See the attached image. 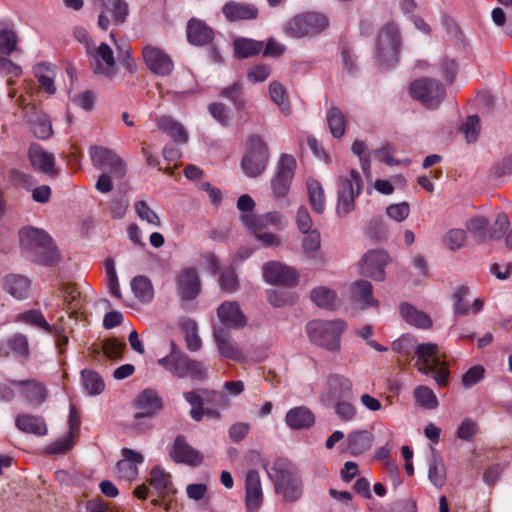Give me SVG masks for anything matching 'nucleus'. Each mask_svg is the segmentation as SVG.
I'll return each mask as SVG.
<instances>
[{
  "label": "nucleus",
  "mask_w": 512,
  "mask_h": 512,
  "mask_svg": "<svg viewBox=\"0 0 512 512\" xmlns=\"http://www.w3.org/2000/svg\"><path fill=\"white\" fill-rule=\"evenodd\" d=\"M19 242L22 253L35 263L53 266L60 260V254L46 231L33 226L19 230Z\"/></svg>",
  "instance_id": "1"
},
{
  "label": "nucleus",
  "mask_w": 512,
  "mask_h": 512,
  "mask_svg": "<svg viewBox=\"0 0 512 512\" xmlns=\"http://www.w3.org/2000/svg\"><path fill=\"white\" fill-rule=\"evenodd\" d=\"M266 471L274 484L275 493L281 495L284 501L294 502L301 497V479L297 468L289 459H274L271 465L266 467Z\"/></svg>",
  "instance_id": "2"
},
{
  "label": "nucleus",
  "mask_w": 512,
  "mask_h": 512,
  "mask_svg": "<svg viewBox=\"0 0 512 512\" xmlns=\"http://www.w3.org/2000/svg\"><path fill=\"white\" fill-rule=\"evenodd\" d=\"M417 361L415 367L424 375H433V379L439 387L448 385L450 371L438 346L434 343H422L414 350Z\"/></svg>",
  "instance_id": "3"
},
{
  "label": "nucleus",
  "mask_w": 512,
  "mask_h": 512,
  "mask_svg": "<svg viewBox=\"0 0 512 512\" xmlns=\"http://www.w3.org/2000/svg\"><path fill=\"white\" fill-rule=\"evenodd\" d=\"M347 329V324L341 319L330 321L314 320L307 324L306 331L310 340L331 352L341 348V335Z\"/></svg>",
  "instance_id": "4"
},
{
  "label": "nucleus",
  "mask_w": 512,
  "mask_h": 512,
  "mask_svg": "<svg viewBox=\"0 0 512 512\" xmlns=\"http://www.w3.org/2000/svg\"><path fill=\"white\" fill-rule=\"evenodd\" d=\"M269 150L264 140L253 135L246 142V153L241 160V168L246 176L255 178L260 176L267 167Z\"/></svg>",
  "instance_id": "5"
},
{
  "label": "nucleus",
  "mask_w": 512,
  "mask_h": 512,
  "mask_svg": "<svg viewBox=\"0 0 512 512\" xmlns=\"http://www.w3.org/2000/svg\"><path fill=\"white\" fill-rule=\"evenodd\" d=\"M363 188L362 178L356 170H351L348 176H341L337 182L336 212L340 217L350 214L355 208V200Z\"/></svg>",
  "instance_id": "6"
},
{
  "label": "nucleus",
  "mask_w": 512,
  "mask_h": 512,
  "mask_svg": "<svg viewBox=\"0 0 512 512\" xmlns=\"http://www.w3.org/2000/svg\"><path fill=\"white\" fill-rule=\"evenodd\" d=\"M327 18L319 13H303L294 16L284 25V32L292 38L317 35L328 27Z\"/></svg>",
  "instance_id": "7"
},
{
  "label": "nucleus",
  "mask_w": 512,
  "mask_h": 512,
  "mask_svg": "<svg viewBox=\"0 0 512 512\" xmlns=\"http://www.w3.org/2000/svg\"><path fill=\"white\" fill-rule=\"evenodd\" d=\"M401 47V38L397 25L393 22L385 24L376 39L377 57L382 64L391 65L397 62Z\"/></svg>",
  "instance_id": "8"
},
{
  "label": "nucleus",
  "mask_w": 512,
  "mask_h": 512,
  "mask_svg": "<svg viewBox=\"0 0 512 512\" xmlns=\"http://www.w3.org/2000/svg\"><path fill=\"white\" fill-rule=\"evenodd\" d=\"M90 156L93 165L114 178H123L126 174L125 162L113 151L102 147L92 146Z\"/></svg>",
  "instance_id": "9"
},
{
  "label": "nucleus",
  "mask_w": 512,
  "mask_h": 512,
  "mask_svg": "<svg viewBox=\"0 0 512 512\" xmlns=\"http://www.w3.org/2000/svg\"><path fill=\"white\" fill-rule=\"evenodd\" d=\"M296 166V160L292 155L282 154L280 156L275 175L271 180L272 191L276 198H283L287 195Z\"/></svg>",
  "instance_id": "10"
},
{
  "label": "nucleus",
  "mask_w": 512,
  "mask_h": 512,
  "mask_svg": "<svg viewBox=\"0 0 512 512\" xmlns=\"http://www.w3.org/2000/svg\"><path fill=\"white\" fill-rule=\"evenodd\" d=\"M411 96L427 108H435L445 96L444 87L436 80L420 79L410 86Z\"/></svg>",
  "instance_id": "11"
},
{
  "label": "nucleus",
  "mask_w": 512,
  "mask_h": 512,
  "mask_svg": "<svg viewBox=\"0 0 512 512\" xmlns=\"http://www.w3.org/2000/svg\"><path fill=\"white\" fill-rule=\"evenodd\" d=\"M142 58L149 71L157 76H169L174 70L171 56L160 47L145 45L142 48Z\"/></svg>",
  "instance_id": "12"
},
{
  "label": "nucleus",
  "mask_w": 512,
  "mask_h": 512,
  "mask_svg": "<svg viewBox=\"0 0 512 512\" xmlns=\"http://www.w3.org/2000/svg\"><path fill=\"white\" fill-rule=\"evenodd\" d=\"M94 4L101 9L98 26L104 31L110 26L108 14L115 25L123 24L128 16V4L124 0H94Z\"/></svg>",
  "instance_id": "13"
},
{
  "label": "nucleus",
  "mask_w": 512,
  "mask_h": 512,
  "mask_svg": "<svg viewBox=\"0 0 512 512\" xmlns=\"http://www.w3.org/2000/svg\"><path fill=\"white\" fill-rule=\"evenodd\" d=\"M389 261V255L383 250L368 251L360 262V274L376 281H383L385 279L384 268Z\"/></svg>",
  "instance_id": "14"
},
{
  "label": "nucleus",
  "mask_w": 512,
  "mask_h": 512,
  "mask_svg": "<svg viewBox=\"0 0 512 512\" xmlns=\"http://www.w3.org/2000/svg\"><path fill=\"white\" fill-rule=\"evenodd\" d=\"M263 278L266 282L283 286H294L298 281L295 269L277 261H271L263 267Z\"/></svg>",
  "instance_id": "15"
},
{
  "label": "nucleus",
  "mask_w": 512,
  "mask_h": 512,
  "mask_svg": "<svg viewBox=\"0 0 512 512\" xmlns=\"http://www.w3.org/2000/svg\"><path fill=\"white\" fill-rule=\"evenodd\" d=\"M92 71L107 78H111L116 72V62L111 47L101 43L92 53Z\"/></svg>",
  "instance_id": "16"
},
{
  "label": "nucleus",
  "mask_w": 512,
  "mask_h": 512,
  "mask_svg": "<svg viewBox=\"0 0 512 512\" xmlns=\"http://www.w3.org/2000/svg\"><path fill=\"white\" fill-rule=\"evenodd\" d=\"M176 285L182 302L196 299L201 291V282L194 268L182 269L177 277Z\"/></svg>",
  "instance_id": "17"
},
{
  "label": "nucleus",
  "mask_w": 512,
  "mask_h": 512,
  "mask_svg": "<svg viewBox=\"0 0 512 512\" xmlns=\"http://www.w3.org/2000/svg\"><path fill=\"white\" fill-rule=\"evenodd\" d=\"M213 337L220 355L234 361H240L243 358L242 350L238 347L231 337L230 330L222 327L215 326Z\"/></svg>",
  "instance_id": "18"
},
{
  "label": "nucleus",
  "mask_w": 512,
  "mask_h": 512,
  "mask_svg": "<svg viewBox=\"0 0 512 512\" xmlns=\"http://www.w3.org/2000/svg\"><path fill=\"white\" fill-rule=\"evenodd\" d=\"M170 457L176 463H185L191 466H198L203 461L201 453L191 447L181 435L176 437L170 450Z\"/></svg>",
  "instance_id": "19"
},
{
  "label": "nucleus",
  "mask_w": 512,
  "mask_h": 512,
  "mask_svg": "<svg viewBox=\"0 0 512 512\" xmlns=\"http://www.w3.org/2000/svg\"><path fill=\"white\" fill-rule=\"evenodd\" d=\"M217 317L223 327L240 329L246 325V317L239 304L235 301H226L217 308Z\"/></svg>",
  "instance_id": "20"
},
{
  "label": "nucleus",
  "mask_w": 512,
  "mask_h": 512,
  "mask_svg": "<svg viewBox=\"0 0 512 512\" xmlns=\"http://www.w3.org/2000/svg\"><path fill=\"white\" fill-rule=\"evenodd\" d=\"M245 502L249 511L257 510L263 502V492L258 471L251 469L245 479Z\"/></svg>",
  "instance_id": "21"
},
{
  "label": "nucleus",
  "mask_w": 512,
  "mask_h": 512,
  "mask_svg": "<svg viewBox=\"0 0 512 512\" xmlns=\"http://www.w3.org/2000/svg\"><path fill=\"white\" fill-rule=\"evenodd\" d=\"M149 484L158 498L165 499L176 493L171 475L160 467H154L150 472Z\"/></svg>",
  "instance_id": "22"
},
{
  "label": "nucleus",
  "mask_w": 512,
  "mask_h": 512,
  "mask_svg": "<svg viewBox=\"0 0 512 512\" xmlns=\"http://www.w3.org/2000/svg\"><path fill=\"white\" fill-rule=\"evenodd\" d=\"M136 407L142 410L135 414L136 419L152 416L163 407L162 398L155 390L145 389L138 395Z\"/></svg>",
  "instance_id": "23"
},
{
  "label": "nucleus",
  "mask_w": 512,
  "mask_h": 512,
  "mask_svg": "<svg viewBox=\"0 0 512 512\" xmlns=\"http://www.w3.org/2000/svg\"><path fill=\"white\" fill-rule=\"evenodd\" d=\"M214 38L213 30L202 20L192 18L187 24L188 42L203 46L209 44Z\"/></svg>",
  "instance_id": "24"
},
{
  "label": "nucleus",
  "mask_w": 512,
  "mask_h": 512,
  "mask_svg": "<svg viewBox=\"0 0 512 512\" xmlns=\"http://www.w3.org/2000/svg\"><path fill=\"white\" fill-rule=\"evenodd\" d=\"M123 459L116 465L117 472L121 478L131 481L138 474L137 465L143 462V456L135 450L124 448Z\"/></svg>",
  "instance_id": "25"
},
{
  "label": "nucleus",
  "mask_w": 512,
  "mask_h": 512,
  "mask_svg": "<svg viewBox=\"0 0 512 512\" xmlns=\"http://www.w3.org/2000/svg\"><path fill=\"white\" fill-rule=\"evenodd\" d=\"M12 385L23 387L21 394L28 402L42 404L47 397L45 386L34 378L27 380H12Z\"/></svg>",
  "instance_id": "26"
},
{
  "label": "nucleus",
  "mask_w": 512,
  "mask_h": 512,
  "mask_svg": "<svg viewBox=\"0 0 512 512\" xmlns=\"http://www.w3.org/2000/svg\"><path fill=\"white\" fill-rule=\"evenodd\" d=\"M28 157L31 165L45 174L54 172V155L46 152L39 144L33 143L29 147Z\"/></svg>",
  "instance_id": "27"
},
{
  "label": "nucleus",
  "mask_w": 512,
  "mask_h": 512,
  "mask_svg": "<svg viewBox=\"0 0 512 512\" xmlns=\"http://www.w3.org/2000/svg\"><path fill=\"white\" fill-rule=\"evenodd\" d=\"M222 13L229 21L251 20L258 15V9L247 3L229 1L222 7Z\"/></svg>",
  "instance_id": "28"
},
{
  "label": "nucleus",
  "mask_w": 512,
  "mask_h": 512,
  "mask_svg": "<svg viewBox=\"0 0 512 512\" xmlns=\"http://www.w3.org/2000/svg\"><path fill=\"white\" fill-rule=\"evenodd\" d=\"M373 440L374 436L370 431H354L346 438L347 449L354 456L363 454L372 447Z\"/></svg>",
  "instance_id": "29"
},
{
  "label": "nucleus",
  "mask_w": 512,
  "mask_h": 512,
  "mask_svg": "<svg viewBox=\"0 0 512 512\" xmlns=\"http://www.w3.org/2000/svg\"><path fill=\"white\" fill-rule=\"evenodd\" d=\"M372 284L366 280H358L351 286V297L361 304L362 309L377 307L379 302L372 296Z\"/></svg>",
  "instance_id": "30"
},
{
  "label": "nucleus",
  "mask_w": 512,
  "mask_h": 512,
  "mask_svg": "<svg viewBox=\"0 0 512 512\" xmlns=\"http://www.w3.org/2000/svg\"><path fill=\"white\" fill-rule=\"evenodd\" d=\"M16 427L24 432L30 433L37 436H43L47 434V425L42 417L20 414L15 419Z\"/></svg>",
  "instance_id": "31"
},
{
  "label": "nucleus",
  "mask_w": 512,
  "mask_h": 512,
  "mask_svg": "<svg viewBox=\"0 0 512 512\" xmlns=\"http://www.w3.org/2000/svg\"><path fill=\"white\" fill-rule=\"evenodd\" d=\"M285 420L291 429L298 430L312 426L315 422V417L308 408L299 406L290 409L286 414Z\"/></svg>",
  "instance_id": "32"
},
{
  "label": "nucleus",
  "mask_w": 512,
  "mask_h": 512,
  "mask_svg": "<svg viewBox=\"0 0 512 512\" xmlns=\"http://www.w3.org/2000/svg\"><path fill=\"white\" fill-rule=\"evenodd\" d=\"M428 478L429 481L438 489L442 488L446 482V467L444 461L434 448H431Z\"/></svg>",
  "instance_id": "33"
},
{
  "label": "nucleus",
  "mask_w": 512,
  "mask_h": 512,
  "mask_svg": "<svg viewBox=\"0 0 512 512\" xmlns=\"http://www.w3.org/2000/svg\"><path fill=\"white\" fill-rule=\"evenodd\" d=\"M3 288L12 297L24 299L27 297L30 288V282L21 275H7L3 280Z\"/></svg>",
  "instance_id": "34"
},
{
  "label": "nucleus",
  "mask_w": 512,
  "mask_h": 512,
  "mask_svg": "<svg viewBox=\"0 0 512 512\" xmlns=\"http://www.w3.org/2000/svg\"><path fill=\"white\" fill-rule=\"evenodd\" d=\"M352 382L349 378L340 374H331L327 378L329 395L334 399H341L351 394Z\"/></svg>",
  "instance_id": "35"
},
{
  "label": "nucleus",
  "mask_w": 512,
  "mask_h": 512,
  "mask_svg": "<svg viewBox=\"0 0 512 512\" xmlns=\"http://www.w3.org/2000/svg\"><path fill=\"white\" fill-rule=\"evenodd\" d=\"M400 313L403 319L410 325L417 328L427 329L432 325L430 317L408 303H402L400 305Z\"/></svg>",
  "instance_id": "36"
},
{
  "label": "nucleus",
  "mask_w": 512,
  "mask_h": 512,
  "mask_svg": "<svg viewBox=\"0 0 512 512\" xmlns=\"http://www.w3.org/2000/svg\"><path fill=\"white\" fill-rule=\"evenodd\" d=\"M157 124L159 129L172 137L175 142L184 144L188 141V134L183 125L170 116L160 117Z\"/></svg>",
  "instance_id": "37"
},
{
  "label": "nucleus",
  "mask_w": 512,
  "mask_h": 512,
  "mask_svg": "<svg viewBox=\"0 0 512 512\" xmlns=\"http://www.w3.org/2000/svg\"><path fill=\"white\" fill-rule=\"evenodd\" d=\"M30 130L39 139L45 140L52 136L53 129L49 117L42 112H35L28 119Z\"/></svg>",
  "instance_id": "38"
},
{
  "label": "nucleus",
  "mask_w": 512,
  "mask_h": 512,
  "mask_svg": "<svg viewBox=\"0 0 512 512\" xmlns=\"http://www.w3.org/2000/svg\"><path fill=\"white\" fill-rule=\"evenodd\" d=\"M183 397L192 406L189 415L194 421H201L205 414L219 416L213 410L204 408V399L197 391H186L183 393Z\"/></svg>",
  "instance_id": "39"
},
{
  "label": "nucleus",
  "mask_w": 512,
  "mask_h": 512,
  "mask_svg": "<svg viewBox=\"0 0 512 512\" xmlns=\"http://www.w3.org/2000/svg\"><path fill=\"white\" fill-rule=\"evenodd\" d=\"M187 356L186 354L169 353L167 356L158 359L157 363L172 377L181 379Z\"/></svg>",
  "instance_id": "40"
},
{
  "label": "nucleus",
  "mask_w": 512,
  "mask_h": 512,
  "mask_svg": "<svg viewBox=\"0 0 512 512\" xmlns=\"http://www.w3.org/2000/svg\"><path fill=\"white\" fill-rule=\"evenodd\" d=\"M57 296L62 298L64 304L67 306L70 316L81 308V293L75 284H64L58 290Z\"/></svg>",
  "instance_id": "41"
},
{
  "label": "nucleus",
  "mask_w": 512,
  "mask_h": 512,
  "mask_svg": "<svg viewBox=\"0 0 512 512\" xmlns=\"http://www.w3.org/2000/svg\"><path fill=\"white\" fill-rule=\"evenodd\" d=\"M10 351L19 359L27 360L30 357V346L28 337L22 333H14L6 340Z\"/></svg>",
  "instance_id": "42"
},
{
  "label": "nucleus",
  "mask_w": 512,
  "mask_h": 512,
  "mask_svg": "<svg viewBox=\"0 0 512 512\" xmlns=\"http://www.w3.org/2000/svg\"><path fill=\"white\" fill-rule=\"evenodd\" d=\"M310 298L320 308L334 309L337 304L336 293L325 286L314 288L310 293Z\"/></svg>",
  "instance_id": "43"
},
{
  "label": "nucleus",
  "mask_w": 512,
  "mask_h": 512,
  "mask_svg": "<svg viewBox=\"0 0 512 512\" xmlns=\"http://www.w3.org/2000/svg\"><path fill=\"white\" fill-rule=\"evenodd\" d=\"M207 377L208 368L204 365V363L195 359H191L189 356H187V360L183 368V373L181 374V379L189 378L192 381L201 382L207 379Z\"/></svg>",
  "instance_id": "44"
},
{
  "label": "nucleus",
  "mask_w": 512,
  "mask_h": 512,
  "mask_svg": "<svg viewBox=\"0 0 512 512\" xmlns=\"http://www.w3.org/2000/svg\"><path fill=\"white\" fill-rule=\"evenodd\" d=\"M180 327L185 333L187 349L191 352L198 351L202 346V341L198 335L197 323L192 319H183Z\"/></svg>",
  "instance_id": "45"
},
{
  "label": "nucleus",
  "mask_w": 512,
  "mask_h": 512,
  "mask_svg": "<svg viewBox=\"0 0 512 512\" xmlns=\"http://www.w3.org/2000/svg\"><path fill=\"white\" fill-rule=\"evenodd\" d=\"M309 202L314 212L321 214L325 209V195L322 185L316 180H308Z\"/></svg>",
  "instance_id": "46"
},
{
  "label": "nucleus",
  "mask_w": 512,
  "mask_h": 512,
  "mask_svg": "<svg viewBox=\"0 0 512 512\" xmlns=\"http://www.w3.org/2000/svg\"><path fill=\"white\" fill-rule=\"evenodd\" d=\"M15 321L36 326L46 332L57 329L56 327H52V325L47 322L42 312L37 309H31L18 314Z\"/></svg>",
  "instance_id": "47"
},
{
  "label": "nucleus",
  "mask_w": 512,
  "mask_h": 512,
  "mask_svg": "<svg viewBox=\"0 0 512 512\" xmlns=\"http://www.w3.org/2000/svg\"><path fill=\"white\" fill-rule=\"evenodd\" d=\"M327 123L331 134L340 138L345 133L346 118L342 111L337 107H331L327 112Z\"/></svg>",
  "instance_id": "48"
},
{
  "label": "nucleus",
  "mask_w": 512,
  "mask_h": 512,
  "mask_svg": "<svg viewBox=\"0 0 512 512\" xmlns=\"http://www.w3.org/2000/svg\"><path fill=\"white\" fill-rule=\"evenodd\" d=\"M416 403L424 409L433 410L438 406V399L428 386H418L413 392Z\"/></svg>",
  "instance_id": "49"
},
{
  "label": "nucleus",
  "mask_w": 512,
  "mask_h": 512,
  "mask_svg": "<svg viewBox=\"0 0 512 512\" xmlns=\"http://www.w3.org/2000/svg\"><path fill=\"white\" fill-rule=\"evenodd\" d=\"M81 378L85 390L90 395H98L103 392L105 384L102 377L93 370H83Z\"/></svg>",
  "instance_id": "50"
},
{
  "label": "nucleus",
  "mask_w": 512,
  "mask_h": 512,
  "mask_svg": "<svg viewBox=\"0 0 512 512\" xmlns=\"http://www.w3.org/2000/svg\"><path fill=\"white\" fill-rule=\"evenodd\" d=\"M263 47V43L251 39H238L234 43L235 55L238 58H248L258 54Z\"/></svg>",
  "instance_id": "51"
},
{
  "label": "nucleus",
  "mask_w": 512,
  "mask_h": 512,
  "mask_svg": "<svg viewBox=\"0 0 512 512\" xmlns=\"http://www.w3.org/2000/svg\"><path fill=\"white\" fill-rule=\"evenodd\" d=\"M131 288L143 302H148L153 298V287L150 280L145 276H136L131 281Z\"/></svg>",
  "instance_id": "52"
},
{
  "label": "nucleus",
  "mask_w": 512,
  "mask_h": 512,
  "mask_svg": "<svg viewBox=\"0 0 512 512\" xmlns=\"http://www.w3.org/2000/svg\"><path fill=\"white\" fill-rule=\"evenodd\" d=\"M35 77L38 79L41 87L48 93L55 92L54 71L45 64H38L34 68Z\"/></svg>",
  "instance_id": "53"
},
{
  "label": "nucleus",
  "mask_w": 512,
  "mask_h": 512,
  "mask_svg": "<svg viewBox=\"0 0 512 512\" xmlns=\"http://www.w3.org/2000/svg\"><path fill=\"white\" fill-rule=\"evenodd\" d=\"M467 233L463 229H450L443 236L445 246L451 251H456L464 246Z\"/></svg>",
  "instance_id": "54"
},
{
  "label": "nucleus",
  "mask_w": 512,
  "mask_h": 512,
  "mask_svg": "<svg viewBox=\"0 0 512 512\" xmlns=\"http://www.w3.org/2000/svg\"><path fill=\"white\" fill-rule=\"evenodd\" d=\"M135 211L142 221L147 222L152 227L158 228L161 226L159 216L150 208L146 201H138L135 204Z\"/></svg>",
  "instance_id": "55"
},
{
  "label": "nucleus",
  "mask_w": 512,
  "mask_h": 512,
  "mask_svg": "<svg viewBox=\"0 0 512 512\" xmlns=\"http://www.w3.org/2000/svg\"><path fill=\"white\" fill-rule=\"evenodd\" d=\"M269 94L271 100L281 108L282 113L289 115L290 107L285 103L286 91L283 85L278 82H272L269 86Z\"/></svg>",
  "instance_id": "56"
},
{
  "label": "nucleus",
  "mask_w": 512,
  "mask_h": 512,
  "mask_svg": "<svg viewBox=\"0 0 512 512\" xmlns=\"http://www.w3.org/2000/svg\"><path fill=\"white\" fill-rule=\"evenodd\" d=\"M220 95L224 98L229 99L237 109H243L245 107V99L242 93V85L239 82L232 84L229 87L224 88Z\"/></svg>",
  "instance_id": "57"
},
{
  "label": "nucleus",
  "mask_w": 512,
  "mask_h": 512,
  "mask_svg": "<svg viewBox=\"0 0 512 512\" xmlns=\"http://www.w3.org/2000/svg\"><path fill=\"white\" fill-rule=\"evenodd\" d=\"M488 221L483 217L471 219L467 224V230L474 234L478 242H483L488 238Z\"/></svg>",
  "instance_id": "58"
},
{
  "label": "nucleus",
  "mask_w": 512,
  "mask_h": 512,
  "mask_svg": "<svg viewBox=\"0 0 512 512\" xmlns=\"http://www.w3.org/2000/svg\"><path fill=\"white\" fill-rule=\"evenodd\" d=\"M509 225L510 221L508 215L504 212L499 213L492 228L488 232V238L494 240L501 239L507 232Z\"/></svg>",
  "instance_id": "59"
},
{
  "label": "nucleus",
  "mask_w": 512,
  "mask_h": 512,
  "mask_svg": "<svg viewBox=\"0 0 512 512\" xmlns=\"http://www.w3.org/2000/svg\"><path fill=\"white\" fill-rule=\"evenodd\" d=\"M17 36L13 30L0 29V53L10 55L16 50Z\"/></svg>",
  "instance_id": "60"
},
{
  "label": "nucleus",
  "mask_w": 512,
  "mask_h": 512,
  "mask_svg": "<svg viewBox=\"0 0 512 512\" xmlns=\"http://www.w3.org/2000/svg\"><path fill=\"white\" fill-rule=\"evenodd\" d=\"M469 295V288L466 286H460L457 288L454 294V311L458 316H466L470 312L466 297Z\"/></svg>",
  "instance_id": "61"
},
{
  "label": "nucleus",
  "mask_w": 512,
  "mask_h": 512,
  "mask_svg": "<svg viewBox=\"0 0 512 512\" xmlns=\"http://www.w3.org/2000/svg\"><path fill=\"white\" fill-rule=\"evenodd\" d=\"M242 221L244 225L255 234V236L259 233H263L268 228L265 215H243Z\"/></svg>",
  "instance_id": "62"
},
{
  "label": "nucleus",
  "mask_w": 512,
  "mask_h": 512,
  "mask_svg": "<svg viewBox=\"0 0 512 512\" xmlns=\"http://www.w3.org/2000/svg\"><path fill=\"white\" fill-rule=\"evenodd\" d=\"M485 368L475 365L468 369L462 376L461 382L464 388H470L484 378Z\"/></svg>",
  "instance_id": "63"
},
{
  "label": "nucleus",
  "mask_w": 512,
  "mask_h": 512,
  "mask_svg": "<svg viewBox=\"0 0 512 512\" xmlns=\"http://www.w3.org/2000/svg\"><path fill=\"white\" fill-rule=\"evenodd\" d=\"M481 129L480 119L477 115L468 116L464 125L465 138L468 143H473L478 139Z\"/></svg>",
  "instance_id": "64"
}]
</instances>
